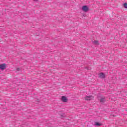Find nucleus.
Here are the masks:
<instances>
[{
	"instance_id": "4",
	"label": "nucleus",
	"mask_w": 127,
	"mask_h": 127,
	"mask_svg": "<svg viewBox=\"0 0 127 127\" xmlns=\"http://www.w3.org/2000/svg\"><path fill=\"white\" fill-rule=\"evenodd\" d=\"M62 101L64 102V103H66L67 101H68V99H67V98L65 96H62Z\"/></svg>"
},
{
	"instance_id": "7",
	"label": "nucleus",
	"mask_w": 127,
	"mask_h": 127,
	"mask_svg": "<svg viewBox=\"0 0 127 127\" xmlns=\"http://www.w3.org/2000/svg\"><path fill=\"white\" fill-rule=\"evenodd\" d=\"M124 6L125 8H127V3H125L124 4Z\"/></svg>"
},
{
	"instance_id": "2",
	"label": "nucleus",
	"mask_w": 127,
	"mask_h": 127,
	"mask_svg": "<svg viewBox=\"0 0 127 127\" xmlns=\"http://www.w3.org/2000/svg\"><path fill=\"white\" fill-rule=\"evenodd\" d=\"M82 9L83 11L87 12L89 10V7L87 6L84 5L82 6Z\"/></svg>"
},
{
	"instance_id": "11",
	"label": "nucleus",
	"mask_w": 127,
	"mask_h": 127,
	"mask_svg": "<svg viewBox=\"0 0 127 127\" xmlns=\"http://www.w3.org/2000/svg\"><path fill=\"white\" fill-rule=\"evenodd\" d=\"M17 71H19V68L17 69Z\"/></svg>"
},
{
	"instance_id": "5",
	"label": "nucleus",
	"mask_w": 127,
	"mask_h": 127,
	"mask_svg": "<svg viewBox=\"0 0 127 127\" xmlns=\"http://www.w3.org/2000/svg\"><path fill=\"white\" fill-rule=\"evenodd\" d=\"M99 76L100 78H105V77H106V76L105 75V74L103 72L99 73Z\"/></svg>"
},
{
	"instance_id": "1",
	"label": "nucleus",
	"mask_w": 127,
	"mask_h": 127,
	"mask_svg": "<svg viewBox=\"0 0 127 127\" xmlns=\"http://www.w3.org/2000/svg\"><path fill=\"white\" fill-rule=\"evenodd\" d=\"M6 68V64H0V69L1 70H4Z\"/></svg>"
},
{
	"instance_id": "9",
	"label": "nucleus",
	"mask_w": 127,
	"mask_h": 127,
	"mask_svg": "<svg viewBox=\"0 0 127 127\" xmlns=\"http://www.w3.org/2000/svg\"><path fill=\"white\" fill-rule=\"evenodd\" d=\"M104 101H105V99H104V98H102V99L100 100V102H104Z\"/></svg>"
},
{
	"instance_id": "3",
	"label": "nucleus",
	"mask_w": 127,
	"mask_h": 127,
	"mask_svg": "<svg viewBox=\"0 0 127 127\" xmlns=\"http://www.w3.org/2000/svg\"><path fill=\"white\" fill-rule=\"evenodd\" d=\"M93 99H94V97L92 96H88L85 97L86 101H90V100H93Z\"/></svg>"
},
{
	"instance_id": "10",
	"label": "nucleus",
	"mask_w": 127,
	"mask_h": 127,
	"mask_svg": "<svg viewBox=\"0 0 127 127\" xmlns=\"http://www.w3.org/2000/svg\"><path fill=\"white\" fill-rule=\"evenodd\" d=\"M34 0L35 1H37L38 0Z\"/></svg>"
},
{
	"instance_id": "8",
	"label": "nucleus",
	"mask_w": 127,
	"mask_h": 127,
	"mask_svg": "<svg viewBox=\"0 0 127 127\" xmlns=\"http://www.w3.org/2000/svg\"><path fill=\"white\" fill-rule=\"evenodd\" d=\"M96 126H98V127H100V126H101V124L99 123H96L95 124Z\"/></svg>"
},
{
	"instance_id": "6",
	"label": "nucleus",
	"mask_w": 127,
	"mask_h": 127,
	"mask_svg": "<svg viewBox=\"0 0 127 127\" xmlns=\"http://www.w3.org/2000/svg\"><path fill=\"white\" fill-rule=\"evenodd\" d=\"M92 42L93 43H94V44H96V45H98V44H99V41H93Z\"/></svg>"
}]
</instances>
